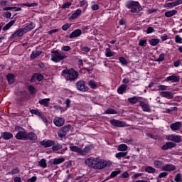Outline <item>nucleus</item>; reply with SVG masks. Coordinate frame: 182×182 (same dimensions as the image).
<instances>
[{"instance_id":"1","label":"nucleus","mask_w":182,"mask_h":182,"mask_svg":"<svg viewBox=\"0 0 182 182\" xmlns=\"http://www.w3.org/2000/svg\"><path fill=\"white\" fill-rule=\"evenodd\" d=\"M63 76H64L66 80H76L79 76V73L73 69L63 70Z\"/></svg>"},{"instance_id":"2","label":"nucleus","mask_w":182,"mask_h":182,"mask_svg":"<svg viewBox=\"0 0 182 182\" xmlns=\"http://www.w3.org/2000/svg\"><path fill=\"white\" fill-rule=\"evenodd\" d=\"M14 129L17 132L16 134V139H17V140H26L27 132L25 129L19 126H16Z\"/></svg>"},{"instance_id":"3","label":"nucleus","mask_w":182,"mask_h":182,"mask_svg":"<svg viewBox=\"0 0 182 182\" xmlns=\"http://www.w3.org/2000/svg\"><path fill=\"white\" fill-rule=\"evenodd\" d=\"M65 58L66 55L62 52H59L58 50L52 52L51 60H53V62H55L56 63H58V62L63 60V59H65Z\"/></svg>"},{"instance_id":"4","label":"nucleus","mask_w":182,"mask_h":182,"mask_svg":"<svg viewBox=\"0 0 182 182\" xmlns=\"http://www.w3.org/2000/svg\"><path fill=\"white\" fill-rule=\"evenodd\" d=\"M126 6L129 8V9H131L132 14L140 12V4L137 1H128Z\"/></svg>"},{"instance_id":"5","label":"nucleus","mask_w":182,"mask_h":182,"mask_svg":"<svg viewBox=\"0 0 182 182\" xmlns=\"http://www.w3.org/2000/svg\"><path fill=\"white\" fill-rule=\"evenodd\" d=\"M110 164V162L103 161L97 158V161H95V164L94 165V168L97 170H102L105 168V167H107Z\"/></svg>"},{"instance_id":"6","label":"nucleus","mask_w":182,"mask_h":182,"mask_svg":"<svg viewBox=\"0 0 182 182\" xmlns=\"http://www.w3.org/2000/svg\"><path fill=\"white\" fill-rule=\"evenodd\" d=\"M76 87L77 90L80 92H87V90H89V87L86 86V83L84 81H78L76 84Z\"/></svg>"},{"instance_id":"7","label":"nucleus","mask_w":182,"mask_h":182,"mask_svg":"<svg viewBox=\"0 0 182 182\" xmlns=\"http://www.w3.org/2000/svg\"><path fill=\"white\" fill-rule=\"evenodd\" d=\"M70 150L74 153H77V154H80V156L83 154V149L77 146H75L73 144L70 146Z\"/></svg>"},{"instance_id":"8","label":"nucleus","mask_w":182,"mask_h":182,"mask_svg":"<svg viewBox=\"0 0 182 182\" xmlns=\"http://www.w3.org/2000/svg\"><path fill=\"white\" fill-rule=\"evenodd\" d=\"M97 158H93L90 157L88 158L85 160V163L86 166H88V167H92L93 168H95V164H96V161Z\"/></svg>"},{"instance_id":"9","label":"nucleus","mask_w":182,"mask_h":182,"mask_svg":"<svg viewBox=\"0 0 182 182\" xmlns=\"http://www.w3.org/2000/svg\"><path fill=\"white\" fill-rule=\"evenodd\" d=\"M166 139L171 141H175V143H180V141H181V137L176 134L167 136Z\"/></svg>"},{"instance_id":"10","label":"nucleus","mask_w":182,"mask_h":182,"mask_svg":"<svg viewBox=\"0 0 182 182\" xmlns=\"http://www.w3.org/2000/svg\"><path fill=\"white\" fill-rule=\"evenodd\" d=\"M182 4V0H176L173 2L171 3H167L164 4V8H174V6H178V5H181Z\"/></svg>"},{"instance_id":"11","label":"nucleus","mask_w":182,"mask_h":182,"mask_svg":"<svg viewBox=\"0 0 182 182\" xmlns=\"http://www.w3.org/2000/svg\"><path fill=\"white\" fill-rule=\"evenodd\" d=\"M53 123L57 127H61L63 124H65V119L57 117L54 119Z\"/></svg>"},{"instance_id":"12","label":"nucleus","mask_w":182,"mask_h":182,"mask_svg":"<svg viewBox=\"0 0 182 182\" xmlns=\"http://www.w3.org/2000/svg\"><path fill=\"white\" fill-rule=\"evenodd\" d=\"M110 123L112 126H115L116 127H124L126 126V123L117 119H112Z\"/></svg>"},{"instance_id":"13","label":"nucleus","mask_w":182,"mask_h":182,"mask_svg":"<svg viewBox=\"0 0 182 182\" xmlns=\"http://www.w3.org/2000/svg\"><path fill=\"white\" fill-rule=\"evenodd\" d=\"M67 132H69V127H65L63 128H61L58 131V134L59 137H60L61 139H63V137H65V136H66Z\"/></svg>"},{"instance_id":"14","label":"nucleus","mask_w":182,"mask_h":182,"mask_svg":"<svg viewBox=\"0 0 182 182\" xmlns=\"http://www.w3.org/2000/svg\"><path fill=\"white\" fill-rule=\"evenodd\" d=\"M80 35H82V30L77 29L70 33V38L73 39V38H79Z\"/></svg>"},{"instance_id":"15","label":"nucleus","mask_w":182,"mask_h":182,"mask_svg":"<svg viewBox=\"0 0 182 182\" xmlns=\"http://www.w3.org/2000/svg\"><path fill=\"white\" fill-rule=\"evenodd\" d=\"M164 171H173L176 170V166L171 164H166L162 167Z\"/></svg>"},{"instance_id":"16","label":"nucleus","mask_w":182,"mask_h":182,"mask_svg":"<svg viewBox=\"0 0 182 182\" xmlns=\"http://www.w3.org/2000/svg\"><path fill=\"white\" fill-rule=\"evenodd\" d=\"M166 82H180V78L178 77V76L173 75L166 78Z\"/></svg>"},{"instance_id":"17","label":"nucleus","mask_w":182,"mask_h":182,"mask_svg":"<svg viewBox=\"0 0 182 182\" xmlns=\"http://www.w3.org/2000/svg\"><path fill=\"white\" fill-rule=\"evenodd\" d=\"M33 28H35V24L33 23H31L21 29H23V32H24V33H26L27 32H29V31H32Z\"/></svg>"},{"instance_id":"18","label":"nucleus","mask_w":182,"mask_h":182,"mask_svg":"<svg viewBox=\"0 0 182 182\" xmlns=\"http://www.w3.org/2000/svg\"><path fill=\"white\" fill-rule=\"evenodd\" d=\"M88 86H90L91 89H97L100 85L99 82H97L93 80H90V81H88Z\"/></svg>"},{"instance_id":"19","label":"nucleus","mask_w":182,"mask_h":182,"mask_svg":"<svg viewBox=\"0 0 182 182\" xmlns=\"http://www.w3.org/2000/svg\"><path fill=\"white\" fill-rule=\"evenodd\" d=\"M160 96L162 97H166L167 99H173V93L170 92H161Z\"/></svg>"},{"instance_id":"20","label":"nucleus","mask_w":182,"mask_h":182,"mask_svg":"<svg viewBox=\"0 0 182 182\" xmlns=\"http://www.w3.org/2000/svg\"><path fill=\"white\" fill-rule=\"evenodd\" d=\"M25 33L23 32V28H19L14 33L12 34V38H16L18 36H23Z\"/></svg>"},{"instance_id":"21","label":"nucleus","mask_w":182,"mask_h":182,"mask_svg":"<svg viewBox=\"0 0 182 182\" xmlns=\"http://www.w3.org/2000/svg\"><path fill=\"white\" fill-rule=\"evenodd\" d=\"M1 137L4 140H9V139H12V137H14V135L11 132H3L1 134Z\"/></svg>"},{"instance_id":"22","label":"nucleus","mask_w":182,"mask_h":182,"mask_svg":"<svg viewBox=\"0 0 182 182\" xmlns=\"http://www.w3.org/2000/svg\"><path fill=\"white\" fill-rule=\"evenodd\" d=\"M180 127H181V123H180V122H176V123L171 124V129L173 132L178 130L180 129Z\"/></svg>"},{"instance_id":"23","label":"nucleus","mask_w":182,"mask_h":182,"mask_svg":"<svg viewBox=\"0 0 182 182\" xmlns=\"http://www.w3.org/2000/svg\"><path fill=\"white\" fill-rule=\"evenodd\" d=\"M26 140H36L38 136L33 132L27 133Z\"/></svg>"},{"instance_id":"24","label":"nucleus","mask_w":182,"mask_h":182,"mask_svg":"<svg viewBox=\"0 0 182 182\" xmlns=\"http://www.w3.org/2000/svg\"><path fill=\"white\" fill-rule=\"evenodd\" d=\"M173 147H176V144H174L173 142H168L162 146V150H167V149H171Z\"/></svg>"},{"instance_id":"25","label":"nucleus","mask_w":182,"mask_h":182,"mask_svg":"<svg viewBox=\"0 0 182 182\" xmlns=\"http://www.w3.org/2000/svg\"><path fill=\"white\" fill-rule=\"evenodd\" d=\"M49 102H50V98H45V99L39 100L40 105H42L43 106H45L46 107H48V106H49Z\"/></svg>"},{"instance_id":"26","label":"nucleus","mask_w":182,"mask_h":182,"mask_svg":"<svg viewBox=\"0 0 182 182\" xmlns=\"http://www.w3.org/2000/svg\"><path fill=\"white\" fill-rule=\"evenodd\" d=\"M41 144H42V146H44V147H50L51 146H53V141L44 140L41 142Z\"/></svg>"},{"instance_id":"27","label":"nucleus","mask_w":182,"mask_h":182,"mask_svg":"<svg viewBox=\"0 0 182 182\" xmlns=\"http://www.w3.org/2000/svg\"><path fill=\"white\" fill-rule=\"evenodd\" d=\"M139 106H141L142 110H144V112H150V107L149 106V105L141 102L139 103Z\"/></svg>"},{"instance_id":"28","label":"nucleus","mask_w":182,"mask_h":182,"mask_svg":"<svg viewBox=\"0 0 182 182\" xmlns=\"http://www.w3.org/2000/svg\"><path fill=\"white\" fill-rule=\"evenodd\" d=\"M40 55H42V51L41 50H34L32 52L31 55V59H36L38 56H40Z\"/></svg>"},{"instance_id":"29","label":"nucleus","mask_w":182,"mask_h":182,"mask_svg":"<svg viewBox=\"0 0 182 182\" xmlns=\"http://www.w3.org/2000/svg\"><path fill=\"white\" fill-rule=\"evenodd\" d=\"M126 89H127V85H122L119 87H118L117 92L119 95H123V93L126 92Z\"/></svg>"},{"instance_id":"30","label":"nucleus","mask_w":182,"mask_h":182,"mask_svg":"<svg viewBox=\"0 0 182 182\" xmlns=\"http://www.w3.org/2000/svg\"><path fill=\"white\" fill-rule=\"evenodd\" d=\"M176 14H177V10H171L165 12V16H166V18H171V16H174Z\"/></svg>"},{"instance_id":"31","label":"nucleus","mask_w":182,"mask_h":182,"mask_svg":"<svg viewBox=\"0 0 182 182\" xmlns=\"http://www.w3.org/2000/svg\"><path fill=\"white\" fill-rule=\"evenodd\" d=\"M64 161H65V158L54 159L53 161V164H54V166H57L58 164H60Z\"/></svg>"},{"instance_id":"32","label":"nucleus","mask_w":182,"mask_h":182,"mask_svg":"<svg viewBox=\"0 0 182 182\" xmlns=\"http://www.w3.org/2000/svg\"><path fill=\"white\" fill-rule=\"evenodd\" d=\"M7 80L8 82L10 85H12V83H14V82H15V75H14V74H9L7 75Z\"/></svg>"},{"instance_id":"33","label":"nucleus","mask_w":182,"mask_h":182,"mask_svg":"<svg viewBox=\"0 0 182 182\" xmlns=\"http://www.w3.org/2000/svg\"><path fill=\"white\" fill-rule=\"evenodd\" d=\"M159 43H160V39H158V38H152L149 41V43L150 45H151V46H156Z\"/></svg>"},{"instance_id":"34","label":"nucleus","mask_w":182,"mask_h":182,"mask_svg":"<svg viewBox=\"0 0 182 182\" xmlns=\"http://www.w3.org/2000/svg\"><path fill=\"white\" fill-rule=\"evenodd\" d=\"M38 166H40V167H43V168H46V167L48 166V164H46V159H42L38 162Z\"/></svg>"},{"instance_id":"35","label":"nucleus","mask_w":182,"mask_h":182,"mask_svg":"<svg viewBox=\"0 0 182 182\" xmlns=\"http://www.w3.org/2000/svg\"><path fill=\"white\" fill-rule=\"evenodd\" d=\"M81 14H82V11L80 9H77L75 11V13L72 14L71 18L76 19V18H77V16H79V15H80Z\"/></svg>"},{"instance_id":"36","label":"nucleus","mask_w":182,"mask_h":182,"mask_svg":"<svg viewBox=\"0 0 182 182\" xmlns=\"http://www.w3.org/2000/svg\"><path fill=\"white\" fill-rule=\"evenodd\" d=\"M128 146L127 145L124 144H122L118 146V151H126V150H127Z\"/></svg>"},{"instance_id":"37","label":"nucleus","mask_w":182,"mask_h":182,"mask_svg":"<svg viewBox=\"0 0 182 182\" xmlns=\"http://www.w3.org/2000/svg\"><path fill=\"white\" fill-rule=\"evenodd\" d=\"M105 114H117V111H116V109H107L105 112Z\"/></svg>"},{"instance_id":"38","label":"nucleus","mask_w":182,"mask_h":182,"mask_svg":"<svg viewBox=\"0 0 182 182\" xmlns=\"http://www.w3.org/2000/svg\"><path fill=\"white\" fill-rule=\"evenodd\" d=\"M30 113H31V114H36V116H38V117H41V116L43 114L42 112L39 111L38 109H31Z\"/></svg>"},{"instance_id":"39","label":"nucleus","mask_w":182,"mask_h":182,"mask_svg":"<svg viewBox=\"0 0 182 182\" xmlns=\"http://www.w3.org/2000/svg\"><path fill=\"white\" fill-rule=\"evenodd\" d=\"M105 55L107 56V58H112V56L114 55V53L112 52L110 48H106V50H105Z\"/></svg>"},{"instance_id":"40","label":"nucleus","mask_w":182,"mask_h":182,"mask_svg":"<svg viewBox=\"0 0 182 182\" xmlns=\"http://www.w3.org/2000/svg\"><path fill=\"white\" fill-rule=\"evenodd\" d=\"M15 23V20L11 21L9 23H7L4 28L3 31H8L11 26H12Z\"/></svg>"},{"instance_id":"41","label":"nucleus","mask_w":182,"mask_h":182,"mask_svg":"<svg viewBox=\"0 0 182 182\" xmlns=\"http://www.w3.org/2000/svg\"><path fill=\"white\" fill-rule=\"evenodd\" d=\"M128 102H129V103H132V105H134V104L137 103V102H139V98H137L136 97H133L128 99Z\"/></svg>"},{"instance_id":"42","label":"nucleus","mask_w":182,"mask_h":182,"mask_svg":"<svg viewBox=\"0 0 182 182\" xmlns=\"http://www.w3.org/2000/svg\"><path fill=\"white\" fill-rule=\"evenodd\" d=\"M154 164L157 168H161L163 167V162L160 161H154Z\"/></svg>"},{"instance_id":"43","label":"nucleus","mask_w":182,"mask_h":182,"mask_svg":"<svg viewBox=\"0 0 182 182\" xmlns=\"http://www.w3.org/2000/svg\"><path fill=\"white\" fill-rule=\"evenodd\" d=\"M89 151H90V146H87L84 148V149L82 150V153L83 154H81V156H85V154L87 153H89Z\"/></svg>"},{"instance_id":"44","label":"nucleus","mask_w":182,"mask_h":182,"mask_svg":"<svg viewBox=\"0 0 182 182\" xmlns=\"http://www.w3.org/2000/svg\"><path fill=\"white\" fill-rule=\"evenodd\" d=\"M127 156V152H119L116 154L117 159H120L121 157H126Z\"/></svg>"},{"instance_id":"45","label":"nucleus","mask_w":182,"mask_h":182,"mask_svg":"<svg viewBox=\"0 0 182 182\" xmlns=\"http://www.w3.org/2000/svg\"><path fill=\"white\" fill-rule=\"evenodd\" d=\"M33 79H37V80L41 82V80H43V75H42L41 74H36L33 75Z\"/></svg>"},{"instance_id":"46","label":"nucleus","mask_w":182,"mask_h":182,"mask_svg":"<svg viewBox=\"0 0 182 182\" xmlns=\"http://www.w3.org/2000/svg\"><path fill=\"white\" fill-rule=\"evenodd\" d=\"M11 9H16L15 11L16 12H18L19 11H21V8H17L16 7H5L4 8V11H11Z\"/></svg>"},{"instance_id":"47","label":"nucleus","mask_w":182,"mask_h":182,"mask_svg":"<svg viewBox=\"0 0 182 182\" xmlns=\"http://www.w3.org/2000/svg\"><path fill=\"white\" fill-rule=\"evenodd\" d=\"M145 171H146V173H154L156 169L151 166H147L145 169Z\"/></svg>"},{"instance_id":"48","label":"nucleus","mask_w":182,"mask_h":182,"mask_svg":"<svg viewBox=\"0 0 182 182\" xmlns=\"http://www.w3.org/2000/svg\"><path fill=\"white\" fill-rule=\"evenodd\" d=\"M38 5V4L36 3H26V4H21V6H28V8H31L32 6H36Z\"/></svg>"},{"instance_id":"49","label":"nucleus","mask_w":182,"mask_h":182,"mask_svg":"<svg viewBox=\"0 0 182 182\" xmlns=\"http://www.w3.org/2000/svg\"><path fill=\"white\" fill-rule=\"evenodd\" d=\"M60 149H62V145L59 144L53 146V150L54 151H58V150H60Z\"/></svg>"},{"instance_id":"50","label":"nucleus","mask_w":182,"mask_h":182,"mask_svg":"<svg viewBox=\"0 0 182 182\" xmlns=\"http://www.w3.org/2000/svg\"><path fill=\"white\" fill-rule=\"evenodd\" d=\"M139 46H147V40H139Z\"/></svg>"},{"instance_id":"51","label":"nucleus","mask_w":182,"mask_h":182,"mask_svg":"<svg viewBox=\"0 0 182 182\" xmlns=\"http://www.w3.org/2000/svg\"><path fill=\"white\" fill-rule=\"evenodd\" d=\"M168 87L166 85H159L158 86V90H169Z\"/></svg>"},{"instance_id":"52","label":"nucleus","mask_w":182,"mask_h":182,"mask_svg":"<svg viewBox=\"0 0 182 182\" xmlns=\"http://www.w3.org/2000/svg\"><path fill=\"white\" fill-rule=\"evenodd\" d=\"M164 60V54H161L159 58L155 60V62H163Z\"/></svg>"},{"instance_id":"53","label":"nucleus","mask_w":182,"mask_h":182,"mask_svg":"<svg viewBox=\"0 0 182 182\" xmlns=\"http://www.w3.org/2000/svg\"><path fill=\"white\" fill-rule=\"evenodd\" d=\"M119 61L121 63H122V65H127V60L123 57L119 58Z\"/></svg>"},{"instance_id":"54","label":"nucleus","mask_w":182,"mask_h":182,"mask_svg":"<svg viewBox=\"0 0 182 182\" xmlns=\"http://www.w3.org/2000/svg\"><path fill=\"white\" fill-rule=\"evenodd\" d=\"M18 173H19V169H18V168H14L13 170H11L9 174H18Z\"/></svg>"},{"instance_id":"55","label":"nucleus","mask_w":182,"mask_h":182,"mask_svg":"<svg viewBox=\"0 0 182 182\" xmlns=\"http://www.w3.org/2000/svg\"><path fill=\"white\" fill-rule=\"evenodd\" d=\"M175 41L176 42V43H182V38H181V37H180L179 36H176L175 37Z\"/></svg>"},{"instance_id":"56","label":"nucleus","mask_w":182,"mask_h":182,"mask_svg":"<svg viewBox=\"0 0 182 182\" xmlns=\"http://www.w3.org/2000/svg\"><path fill=\"white\" fill-rule=\"evenodd\" d=\"M40 117H41V120H42L46 124H48V119L46 118V117H45V116L43 115V114H41V116Z\"/></svg>"},{"instance_id":"57","label":"nucleus","mask_w":182,"mask_h":182,"mask_svg":"<svg viewBox=\"0 0 182 182\" xmlns=\"http://www.w3.org/2000/svg\"><path fill=\"white\" fill-rule=\"evenodd\" d=\"M121 171H115L112 172L111 173V177H116V176H117L118 174H120Z\"/></svg>"},{"instance_id":"58","label":"nucleus","mask_w":182,"mask_h":182,"mask_svg":"<svg viewBox=\"0 0 182 182\" xmlns=\"http://www.w3.org/2000/svg\"><path fill=\"white\" fill-rule=\"evenodd\" d=\"M69 28H70V24H65L63 26L62 29L63 31H68V29H69Z\"/></svg>"},{"instance_id":"59","label":"nucleus","mask_w":182,"mask_h":182,"mask_svg":"<svg viewBox=\"0 0 182 182\" xmlns=\"http://www.w3.org/2000/svg\"><path fill=\"white\" fill-rule=\"evenodd\" d=\"M62 50H64L65 52H69V50H70V47L68 46H63Z\"/></svg>"},{"instance_id":"60","label":"nucleus","mask_w":182,"mask_h":182,"mask_svg":"<svg viewBox=\"0 0 182 182\" xmlns=\"http://www.w3.org/2000/svg\"><path fill=\"white\" fill-rule=\"evenodd\" d=\"M175 181L180 182L181 181V175L178 173L175 178Z\"/></svg>"},{"instance_id":"61","label":"nucleus","mask_w":182,"mask_h":182,"mask_svg":"<svg viewBox=\"0 0 182 182\" xmlns=\"http://www.w3.org/2000/svg\"><path fill=\"white\" fill-rule=\"evenodd\" d=\"M81 50H82V52H90V48L89 47H82L81 48Z\"/></svg>"},{"instance_id":"62","label":"nucleus","mask_w":182,"mask_h":182,"mask_svg":"<svg viewBox=\"0 0 182 182\" xmlns=\"http://www.w3.org/2000/svg\"><path fill=\"white\" fill-rule=\"evenodd\" d=\"M92 11H97V9H99V5L97 4H93L92 6H91Z\"/></svg>"},{"instance_id":"63","label":"nucleus","mask_w":182,"mask_h":182,"mask_svg":"<svg viewBox=\"0 0 182 182\" xmlns=\"http://www.w3.org/2000/svg\"><path fill=\"white\" fill-rule=\"evenodd\" d=\"M28 90L29 92H31V93H35V87H33V86L30 85L28 87Z\"/></svg>"},{"instance_id":"64","label":"nucleus","mask_w":182,"mask_h":182,"mask_svg":"<svg viewBox=\"0 0 182 182\" xmlns=\"http://www.w3.org/2000/svg\"><path fill=\"white\" fill-rule=\"evenodd\" d=\"M71 4L70 2H67L65 4H63V6H62V8L65 9V8H69Z\"/></svg>"}]
</instances>
